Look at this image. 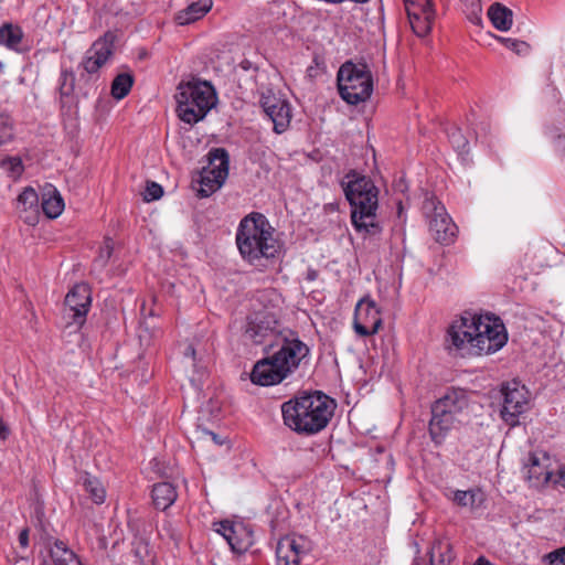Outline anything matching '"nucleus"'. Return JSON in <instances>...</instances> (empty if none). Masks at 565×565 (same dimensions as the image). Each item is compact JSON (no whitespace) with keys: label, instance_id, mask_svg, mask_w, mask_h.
<instances>
[{"label":"nucleus","instance_id":"33","mask_svg":"<svg viewBox=\"0 0 565 565\" xmlns=\"http://www.w3.org/2000/svg\"><path fill=\"white\" fill-rule=\"evenodd\" d=\"M132 545L134 555L140 565H152L154 563V554L147 540L143 537H136Z\"/></svg>","mask_w":565,"mask_h":565},{"label":"nucleus","instance_id":"25","mask_svg":"<svg viewBox=\"0 0 565 565\" xmlns=\"http://www.w3.org/2000/svg\"><path fill=\"white\" fill-rule=\"evenodd\" d=\"M178 498L174 486L170 482H159L153 486L152 499L157 509L166 510L174 503Z\"/></svg>","mask_w":565,"mask_h":565},{"label":"nucleus","instance_id":"42","mask_svg":"<svg viewBox=\"0 0 565 565\" xmlns=\"http://www.w3.org/2000/svg\"><path fill=\"white\" fill-rule=\"evenodd\" d=\"M450 141L454 147L460 151H465L468 145L467 140L459 130H456L450 135Z\"/></svg>","mask_w":565,"mask_h":565},{"label":"nucleus","instance_id":"26","mask_svg":"<svg viewBox=\"0 0 565 565\" xmlns=\"http://www.w3.org/2000/svg\"><path fill=\"white\" fill-rule=\"evenodd\" d=\"M430 565H448L454 559L451 544L444 539H436L428 552Z\"/></svg>","mask_w":565,"mask_h":565},{"label":"nucleus","instance_id":"8","mask_svg":"<svg viewBox=\"0 0 565 565\" xmlns=\"http://www.w3.org/2000/svg\"><path fill=\"white\" fill-rule=\"evenodd\" d=\"M276 344L279 347V350L273 354L274 361L280 365L287 375L299 369L310 353L309 347L294 331L288 329L279 333Z\"/></svg>","mask_w":565,"mask_h":565},{"label":"nucleus","instance_id":"5","mask_svg":"<svg viewBox=\"0 0 565 565\" xmlns=\"http://www.w3.org/2000/svg\"><path fill=\"white\" fill-rule=\"evenodd\" d=\"M175 99L179 118L189 125L204 119L217 103L216 92L211 83L199 79L180 83Z\"/></svg>","mask_w":565,"mask_h":565},{"label":"nucleus","instance_id":"18","mask_svg":"<svg viewBox=\"0 0 565 565\" xmlns=\"http://www.w3.org/2000/svg\"><path fill=\"white\" fill-rule=\"evenodd\" d=\"M460 418H456L449 412L445 411L443 404L431 406V419L429 422V434L436 444H440L456 423Z\"/></svg>","mask_w":565,"mask_h":565},{"label":"nucleus","instance_id":"49","mask_svg":"<svg viewBox=\"0 0 565 565\" xmlns=\"http://www.w3.org/2000/svg\"><path fill=\"white\" fill-rule=\"evenodd\" d=\"M559 483L565 487V466L559 471Z\"/></svg>","mask_w":565,"mask_h":565},{"label":"nucleus","instance_id":"36","mask_svg":"<svg viewBox=\"0 0 565 565\" xmlns=\"http://www.w3.org/2000/svg\"><path fill=\"white\" fill-rule=\"evenodd\" d=\"M13 138V121L4 114H0V147Z\"/></svg>","mask_w":565,"mask_h":565},{"label":"nucleus","instance_id":"37","mask_svg":"<svg viewBox=\"0 0 565 565\" xmlns=\"http://www.w3.org/2000/svg\"><path fill=\"white\" fill-rule=\"evenodd\" d=\"M505 47L509 50L515 52L518 55H525L530 51V45L520 40L511 39V38H503L498 36L497 38Z\"/></svg>","mask_w":565,"mask_h":565},{"label":"nucleus","instance_id":"6","mask_svg":"<svg viewBox=\"0 0 565 565\" xmlns=\"http://www.w3.org/2000/svg\"><path fill=\"white\" fill-rule=\"evenodd\" d=\"M337 79L339 93L348 104L358 105L372 94V75L365 64L344 63Z\"/></svg>","mask_w":565,"mask_h":565},{"label":"nucleus","instance_id":"32","mask_svg":"<svg viewBox=\"0 0 565 565\" xmlns=\"http://www.w3.org/2000/svg\"><path fill=\"white\" fill-rule=\"evenodd\" d=\"M83 486L94 503H104L106 498V491L100 480L90 476L89 473H85V476L83 477Z\"/></svg>","mask_w":565,"mask_h":565},{"label":"nucleus","instance_id":"54","mask_svg":"<svg viewBox=\"0 0 565 565\" xmlns=\"http://www.w3.org/2000/svg\"><path fill=\"white\" fill-rule=\"evenodd\" d=\"M118 543L115 542L114 545H113V548L115 550L117 547Z\"/></svg>","mask_w":565,"mask_h":565},{"label":"nucleus","instance_id":"23","mask_svg":"<svg viewBox=\"0 0 565 565\" xmlns=\"http://www.w3.org/2000/svg\"><path fill=\"white\" fill-rule=\"evenodd\" d=\"M212 8V0H198L192 2L185 9L180 10L175 15V21L180 25L190 24L204 17Z\"/></svg>","mask_w":565,"mask_h":565},{"label":"nucleus","instance_id":"2","mask_svg":"<svg viewBox=\"0 0 565 565\" xmlns=\"http://www.w3.org/2000/svg\"><path fill=\"white\" fill-rule=\"evenodd\" d=\"M335 403L320 391L303 392L282 403L284 424L299 435L311 436L327 427Z\"/></svg>","mask_w":565,"mask_h":565},{"label":"nucleus","instance_id":"13","mask_svg":"<svg viewBox=\"0 0 565 565\" xmlns=\"http://www.w3.org/2000/svg\"><path fill=\"white\" fill-rule=\"evenodd\" d=\"M382 315L376 303L370 299L358 302L354 311L353 328L361 337H370L380 331Z\"/></svg>","mask_w":565,"mask_h":565},{"label":"nucleus","instance_id":"20","mask_svg":"<svg viewBox=\"0 0 565 565\" xmlns=\"http://www.w3.org/2000/svg\"><path fill=\"white\" fill-rule=\"evenodd\" d=\"M39 195L36 191L28 186L25 188L17 199V210L19 213H30L24 216V221L28 224H34L38 217Z\"/></svg>","mask_w":565,"mask_h":565},{"label":"nucleus","instance_id":"52","mask_svg":"<svg viewBox=\"0 0 565 565\" xmlns=\"http://www.w3.org/2000/svg\"><path fill=\"white\" fill-rule=\"evenodd\" d=\"M98 541H99V546H100V547H104V545H105V543H104V539H103V537H99V539H98Z\"/></svg>","mask_w":565,"mask_h":565},{"label":"nucleus","instance_id":"15","mask_svg":"<svg viewBox=\"0 0 565 565\" xmlns=\"http://www.w3.org/2000/svg\"><path fill=\"white\" fill-rule=\"evenodd\" d=\"M216 532L228 543L231 550L242 554L253 545V533L243 523L223 521L218 523Z\"/></svg>","mask_w":565,"mask_h":565},{"label":"nucleus","instance_id":"46","mask_svg":"<svg viewBox=\"0 0 565 565\" xmlns=\"http://www.w3.org/2000/svg\"><path fill=\"white\" fill-rule=\"evenodd\" d=\"M8 435H9V428L3 423V420L0 419V438L4 440L8 437Z\"/></svg>","mask_w":565,"mask_h":565},{"label":"nucleus","instance_id":"27","mask_svg":"<svg viewBox=\"0 0 565 565\" xmlns=\"http://www.w3.org/2000/svg\"><path fill=\"white\" fill-rule=\"evenodd\" d=\"M53 565H82L77 555L63 541H55L50 550Z\"/></svg>","mask_w":565,"mask_h":565},{"label":"nucleus","instance_id":"35","mask_svg":"<svg viewBox=\"0 0 565 565\" xmlns=\"http://www.w3.org/2000/svg\"><path fill=\"white\" fill-rule=\"evenodd\" d=\"M284 540H288L289 543L294 542L296 545H300V544L305 545L306 548H303V550L298 546H295L294 548H291V552L294 554H297V557L300 558L301 561L303 557H306L312 551V542L305 535L292 533V534L285 535Z\"/></svg>","mask_w":565,"mask_h":565},{"label":"nucleus","instance_id":"41","mask_svg":"<svg viewBox=\"0 0 565 565\" xmlns=\"http://www.w3.org/2000/svg\"><path fill=\"white\" fill-rule=\"evenodd\" d=\"M163 190L160 184L156 182H149L145 192V200L152 201L158 200L162 196Z\"/></svg>","mask_w":565,"mask_h":565},{"label":"nucleus","instance_id":"40","mask_svg":"<svg viewBox=\"0 0 565 565\" xmlns=\"http://www.w3.org/2000/svg\"><path fill=\"white\" fill-rule=\"evenodd\" d=\"M60 81H61V83H60L61 94L65 95V96L70 95L73 92L74 82H75V76H74L73 72L63 70L61 73Z\"/></svg>","mask_w":565,"mask_h":565},{"label":"nucleus","instance_id":"10","mask_svg":"<svg viewBox=\"0 0 565 565\" xmlns=\"http://www.w3.org/2000/svg\"><path fill=\"white\" fill-rule=\"evenodd\" d=\"M423 210L434 238L441 244L451 243L456 236L457 226L446 212L445 206L436 199L430 198L425 200Z\"/></svg>","mask_w":565,"mask_h":565},{"label":"nucleus","instance_id":"30","mask_svg":"<svg viewBox=\"0 0 565 565\" xmlns=\"http://www.w3.org/2000/svg\"><path fill=\"white\" fill-rule=\"evenodd\" d=\"M295 546L301 547L302 550L306 548L305 545H296L294 542L289 543L288 540L281 537L276 546V565H300L301 559L297 557V554L291 552V548Z\"/></svg>","mask_w":565,"mask_h":565},{"label":"nucleus","instance_id":"28","mask_svg":"<svg viewBox=\"0 0 565 565\" xmlns=\"http://www.w3.org/2000/svg\"><path fill=\"white\" fill-rule=\"evenodd\" d=\"M134 83L135 76L131 71L118 73L111 82L110 95L116 100L124 99L130 93Z\"/></svg>","mask_w":565,"mask_h":565},{"label":"nucleus","instance_id":"47","mask_svg":"<svg viewBox=\"0 0 565 565\" xmlns=\"http://www.w3.org/2000/svg\"><path fill=\"white\" fill-rule=\"evenodd\" d=\"M430 0H404L405 7L416 6L417 3H428Z\"/></svg>","mask_w":565,"mask_h":565},{"label":"nucleus","instance_id":"7","mask_svg":"<svg viewBox=\"0 0 565 565\" xmlns=\"http://www.w3.org/2000/svg\"><path fill=\"white\" fill-rule=\"evenodd\" d=\"M209 166L204 167L194 182L199 183L195 188L201 198H207L216 192L225 182L228 175V153L224 148H214L209 152Z\"/></svg>","mask_w":565,"mask_h":565},{"label":"nucleus","instance_id":"22","mask_svg":"<svg viewBox=\"0 0 565 565\" xmlns=\"http://www.w3.org/2000/svg\"><path fill=\"white\" fill-rule=\"evenodd\" d=\"M41 206L49 218H56L63 212V198L53 185L49 184L43 189Z\"/></svg>","mask_w":565,"mask_h":565},{"label":"nucleus","instance_id":"3","mask_svg":"<svg viewBox=\"0 0 565 565\" xmlns=\"http://www.w3.org/2000/svg\"><path fill=\"white\" fill-rule=\"evenodd\" d=\"M275 230L262 213H250L242 218L236 231V245L242 258L250 265L275 258L280 249Z\"/></svg>","mask_w":565,"mask_h":565},{"label":"nucleus","instance_id":"45","mask_svg":"<svg viewBox=\"0 0 565 565\" xmlns=\"http://www.w3.org/2000/svg\"><path fill=\"white\" fill-rule=\"evenodd\" d=\"M19 542L20 544L25 547L29 543V532L28 530H23L19 535Z\"/></svg>","mask_w":565,"mask_h":565},{"label":"nucleus","instance_id":"19","mask_svg":"<svg viewBox=\"0 0 565 565\" xmlns=\"http://www.w3.org/2000/svg\"><path fill=\"white\" fill-rule=\"evenodd\" d=\"M468 396L463 390L450 388L444 396L437 399L434 405L443 404L445 411L449 412L456 418H459L462 412L468 407Z\"/></svg>","mask_w":565,"mask_h":565},{"label":"nucleus","instance_id":"39","mask_svg":"<svg viewBox=\"0 0 565 565\" xmlns=\"http://www.w3.org/2000/svg\"><path fill=\"white\" fill-rule=\"evenodd\" d=\"M1 166L10 173V177L13 179L20 177L23 172L22 161L17 157L2 160Z\"/></svg>","mask_w":565,"mask_h":565},{"label":"nucleus","instance_id":"12","mask_svg":"<svg viewBox=\"0 0 565 565\" xmlns=\"http://www.w3.org/2000/svg\"><path fill=\"white\" fill-rule=\"evenodd\" d=\"M503 406L501 411L502 419L510 426L518 424V418L523 414L529 405V392L525 386L518 382L507 383L502 386Z\"/></svg>","mask_w":565,"mask_h":565},{"label":"nucleus","instance_id":"48","mask_svg":"<svg viewBox=\"0 0 565 565\" xmlns=\"http://www.w3.org/2000/svg\"><path fill=\"white\" fill-rule=\"evenodd\" d=\"M473 565H492L491 562L484 556H479Z\"/></svg>","mask_w":565,"mask_h":565},{"label":"nucleus","instance_id":"38","mask_svg":"<svg viewBox=\"0 0 565 565\" xmlns=\"http://www.w3.org/2000/svg\"><path fill=\"white\" fill-rule=\"evenodd\" d=\"M478 492L475 490H457L454 492L452 501L459 507H473Z\"/></svg>","mask_w":565,"mask_h":565},{"label":"nucleus","instance_id":"53","mask_svg":"<svg viewBox=\"0 0 565 565\" xmlns=\"http://www.w3.org/2000/svg\"><path fill=\"white\" fill-rule=\"evenodd\" d=\"M211 435L213 436V439H214V440H217V437H216V435H215V434L211 433Z\"/></svg>","mask_w":565,"mask_h":565},{"label":"nucleus","instance_id":"50","mask_svg":"<svg viewBox=\"0 0 565 565\" xmlns=\"http://www.w3.org/2000/svg\"><path fill=\"white\" fill-rule=\"evenodd\" d=\"M185 355H190V356L194 358V355H195V350H194V348L189 347V348L186 349Z\"/></svg>","mask_w":565,"mask_h":565},{"label":"nucleus","instance_id":"31","mask_svg":"<svg viewBox=\"0 0 565 565\" xmlns=\"http://www.w3.org/2000/svg\"><path fill=\"white\" fill-rule=\"evenodd\" d=\"M23 38L20 26L4 23L0 26V44L11 50H17Z\"/></svg>","mask_w":565,"mask_h":565},{"label":"nucleus","instance_id":"9","mask_svg":"<svg viewBox=\"0 0 565 565\" xmlns=\"http://www.w3.org/2000/svg\"><path fill=\"white\" fill-rule=\"evenodd\" d=\"M279 322L277 313L268 308L254 311L247 317L244 335L254 344H265L279 339Z\"/></svg>","mask_w":565,"mask_h":565},{"label":"nucleus","instance_id":"14","mask_svg":"<svg viewBox=\"0 0 565 565\" xmlns=\"http://www.w3.org/2000/svg\"><path fill=\"white\" fill-rule=\"evenodd\" d=\"M259 103L265 114L273 121L274 131L276 134L285 132L291 121L289 103L276 96L271 90L262 93Z\"/></svg>","mask_w":565,"mask_h":565},{"label":"nucleus","instance_id":"24","mask_svg":"<svg viewBox=\"0 0 565 565\" xmlns=\"http://www.w3.org/2000/svg\"><path fill=\"white\" fill-rule=\"evenodd\" d=\"M488 18L499 31H509L513 24L512 10L499 2H494L489 7Z\"/></svg>","mask_w":565,"mask_h":565},{"label":"nucleus","instance_id":"29","mask_svg":"<svg viewBox=\"0 0 565 565\" xmlns=\"http://www.w3.org/2000/svg\"><path fill=\"white\" fill-rule=\"evenodd\" d=\"M529 461L530 463L524 467L527 480L533 486H540L548 482L551 479V472L546 467L541 465L539 458L531 455Z\"/></svg>","mask_w":565,"mask_h":565},{"label":"nucleus","instance_id":"51","mask_svg":"<svg viewBox=\"0 0 565 565\" xmlns=\"http://www.w3.org/2000/svg\"><path fill=\"white\" fill-rule=\"evenodd\" d=\"M473 23L476 24H480L481 23V17L479 15H475V18L471 20Z\"/></svg>","mask_w":565,"mask_h":565},{"label":"nucleus","instance_id":"43","mask_svg":"<svg viewBox=\"0 0 565 565\" xmlns=\"http://www.w3.org/2000/svg\"><path fill=\"white\" fill-rule=\"evenodd\" d=\"M548 565H565V547L547 555Z\"/></svg>","mask_w":565,"mask_h":565},{"label":"nucleus","instance_id":"1","mask_svg":"<svg viewBox=\"0 0 565 565\" xmlns=\"http://www.w3.org/2000/svg\"><path fill=\"white\" fill-rule=\"evenodd\" d=\"M448 340L461 355L491 354L508 341L499 318L466 311L448 329Z\"/></svg>","mask_w":565,"mask_h":565},{"label":"nucleus","instance_id":"16","mask_svg":"<svg viewBox=\"0 0 565 565\" xmlns=\"http://www.w3.org/2000/svg\"><path fill=\"white\" fill-rule=\"evenodd\" d=\"M287 373L274 361V355L258 361L252 371L250 380L262 386H270L280 383L287 377Z\"/></svg>","mask_w":565,"mask_h":565},{"label":"nucleus","instance_id":"55","mask_svg":"<svg viewBox=\"0 0 565 565\" xmlns=\"http://www.w3.org/2000/svg\"><path fill=\"white\" fill-rule=\"evenodd\" d=\"M415 565H419V564L415 563Z\"/></svg>","mask_w":565,"mask_h":565},{"label":"nucleus","instance_id":"44","mask_svg":"<svg viewBox=\"0 0 565 565\" xmlns=\"http://www.w3.org/2000/svg\"><path fill=\"white\" fill-rule=\"evenodd\" d=\"M555 149L565 154V136H558L557 140L555 141Z\"/></svg>","mask_w":565,"mask_h":565},{"label":"nucleus","instance_id":"11","mask_svg":"<svg viewBox=\"0 0 565 565\" xmlns=\"http://www.w3.org/2000/svg\"><path fill=\"white\" fill-rule=\"evenodd\" d=\"M92 302L90 289L86 284L75 285L65 296L63 317L67 324L82 327Z\"/></svg>","mask_w":565,"mask_h":565},{"label":"nucleus","instance_id":"34","mask_svg":"<svg viewBox=\"0 0 565 565\" xmlns=\"http://www.w3.org/2000/svg\"><path fill=\"white\" fill-rule=\"evenodd\" d=\"M137 334L140 345L150 347L153 340L159 335V330L152 321L142 320L139 323Z\"/></svg>","mask_w":565,"mask_h":565},{"label":"nucleus","instance_id":"17","mask_svg":"<svg viewBox=\"0 0 565 565\" xmlns=\"http://www.w3.org/2000/svg\"><path fill=\"white\" fill-rule=\"evenodd\" d=\"M409 24L414 33L418 36H426L435 19V11L431 2L417 3L416 6L405 7Z\"/></svg>","mask_w":565,"mask_h":565},{"label":"nucleus","instance_id":"21","mask_svg":"<svg viewBox=\"0 0 565 565\" xmlns=\"http://www.w3.org/2000/svg\"><path fill=\"white\" fill-rule=\"evenodd\" d=\"M106 63V40L100 36L87 51L83 61L84 70L88 74H95Z\"/></svg>","mask_w":565,"mask_h":565},{"label":"nucleus","instance_id":"4","mask_svg":"<svg viewBox=\"0 0 565 565\" xmlns=\"http://www.w3.org/2000/svg\"><path fill=\"white\" fill-rule=\"evenodd\" d=\"M344 179L342 186L352 207L351 220L353 226L358 232L371 235L379 234L381 232V226L376 221L379 189L370 178L353 170Z\"/></svg>","mask_w":565,"mask_h":565}]
</instances>
